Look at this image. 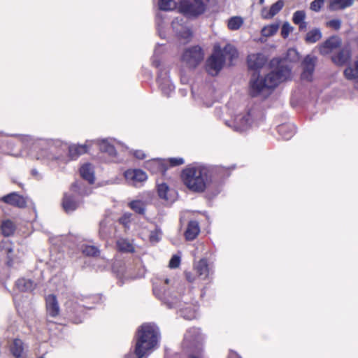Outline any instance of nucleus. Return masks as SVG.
<instances>
[{
  "mask_svg": "<svg viewBox=\"0 0 358 358\" xmlns=\"http://www.w3.org/2000/svg\"><path fill=\"white\" fill-rule=\"evenodd\" d=\"M353 3V0H334L331 6L334 9L344 8L351 6Z\"/></svg>",
  "mask_w": 358,
  "mask_h": 358,
  "instance_id": "c9c22d12",
  "label": "nucleus"
},
{
  "mask_svg": "<svg viewBox=\"0 0 358 358\" xmlns=\"http://www.w3.org/2000/svg\"><path fill=\"white\" fill-rule=\"evenodd\" d=\"M15 224L12 221L9 220H4L1 223V232L5 236H9L12 235L15 231Z\"/></svg>",
  "mask_w": 358,
  "mask_h": 358,
  "instance_id": "c756f323",
  "label": "nucleus"
},
{
  "mask_svg": "<svg viewBox=\"0 0 358 358\" xmlns=\"http://www.w3.org/2000/svg\"><path fill=\"white\" fill-rule=\"evenodd\" d=\"M169 280L168 279H166V280H165V282H166V284H168V283H169Z\"/></svg>",
  "mask_w": 358,
  "mask_h": 358,
  "instance_id": "6e6d98bb",
  "label": "nucleus"
},
{
  "mask_svg": "<svg viewBox=\"0 0 358 358\" xmlns=\"http://www.w3.org/2000/svg\"><path fill=\"white\" fill-rule=\"evenodd\" d=\"M0 256L6 257L7 264L12 266L15 262V255L13 250V244L8 240L0 242Z\"/></svg>",
  "mask_w": 358,
  "mask_h": 358,
  "instance_id": "9d476101",
  "label": "nucleus"
},
{
  "mask_svg": "<svg viewBox=\"0 0 358 358\" xmlns=\"http://www.w3.org/2000/svg\"><path fill=\"white\" fill-rule=\"evenodd\" d=\"M243 24V19L239 16L231 17L228 21V27L231 30L238 29Z\"/></svg>",
  "mask_w": 358,
  "mask_h": 358,
  "instance_id": "f704fd0d",
  "label": "nucleus"
},
{
  "mask_svg": "<svg viewBox=\"0 0 358 358\" xmlns=\"http://www.w3.org/2000/svg\"><path fill=\"white\" fill-rule=\"evenodd\" d=\"M317 57L313 55H307L301 63L302 73L301 78L308 81H310L315 71L317 63Z\"/></svg>",
  "mask_w": 358,
  "mask_h": 358,
  "instance_id": "0eeeda50",
  "label": "nucleus"
},
{
  "mask_svg": "<svg viewBox=\"0 0 358 358\" xmlns=\"http://www.w3.org/2000/svg\"><path fill=\"white\" fill-rule=\"evenodd\" d=\"M291 74L290 67L284 64H280L265 76L254 73L249 82V94L254 97L263 95L289 79Z\"/></svg>",
  "mask_w": 358,
  "mask_h": 358,
  "instance_id": "f257e3e1",
  "label": "nucleus"
},
{
  "mask_svg": "<svg viewBox=\"0 0 358 358\" xmlns=\"http://www.w3.org/2000/svg\"><path fill=\"white\" fill-rule=\"evenodd\" d=\"M39 358H43V357H39Z\"/></svg>",
  "mask_w": 358,
  "mask_h": 358,
  "instance_id": "bf43d9fd",
  "label": "nucleus"
},
{
  "mask_svg": "<svg viewBox=\"0 0 358 358\" xmlns=\"http://www.w3.org/2000/svg\"><path fill=\"white\" fill-rule=\"evenodd\" d=\"M83 254L87 256H96L99 254V249L92 245H83L81 248Z\"/></svg>",
  "mask_w": 358,
  "mask_h": 358,
  "instance_id": "4c0bfd02",
  "label": "nucleus"
},
{
  "mask_svg": "<svg viewBox=\"0 0 358 358\" xmlns=\"http://www.w3.org/2000/svg\"><path fill=\"white\" fill-rule=\"evenodd\" d=\"M182 316H183L185 318L187 319V320H192V319H193V318H194V317H196V315H195V313H191V314H189V315H187V314H185V313H182Z\"/></svg>",
  "mask_w": 358,
  "mask_h": 358,
  "instance_id": "3c124183",
  "label": "nucleus"
},
{
  "mask_svg": "<svg viewBox=\"0 0 358 358\" xmlns=\"http://www.w3.org/2000/svg\"><path fill=\"white\" fill-rule=\"evenodd\" d=\"M159 6L161 10H170L176 7V3L173 0H159Z\"/></svg>",
  "mask_w": 358,
  "mask_h": 358,
  "instance_id": "e433bc0d",
  "label": "nucleus"
},
{
  "mask_svg": "<svg viewBox=\"0 0 358 358\" xmlns=\"http://www.w3.org/2000/svg\"><path fill=\"white\" fill-rule=\"evenodd\" d=\"M159 35H160V36H161V37H164V35H162V34L161 33V31H160V30H159Z\"/></svg>",
  "mask_w": 358,
  "mask_h": 358,
  "instance_id": "5fc2aeb1",
  "label": "nucleus"
},
{
  "mask_svg": "<svg viewBox=\"0 0 358 358\" xmlns=\"http://www.w3.org/2000/svg\"><path fill=\"white\" fill-rule=\"evenodd\" d=\"M293 30V27L290 25V24L287 22H285L282 24L281 29V35L283 38H286L289 33H291Z\"/></svg>",
  "mask_w": 358,
  "mask_h": 358,
  "instance_id": "a19ab883",
  "label": "nucleus"
},
{
  "mask_svg": "<svg viewBox=\"0 0 358 358\" xmlns=\"http://www.w3.org/2000/svg\"><path fill=\"white\" fill-rule=\"evenodd\" d=\"M341 40L338 36H331L319 46V51L322 55H327L339 48Z\"/></svg>",
  "mask_w": 358,
  "mask_h": 358,
  "instance_id": "9b49d317",
  "label": "nucleus"
},
{
  "mask_svg": "<svg viewBox=\"0 0 358 358\" xmlns=\"http://www.w3.org/2000/svg\"><path fill=\"white\" fill-rule=\"evenodd\" d=\"M266 58L262 53H252L248 56L247 63L249 69L258 70L266 63Z\"/></svg>",
  "mask_w": 358,
  "mask_h": 358,
  "instance_id": "f8f14e48",
  "label": "nucleus"
},
{
  "mask_svg": "<svg viewBox=\"0 0 358 358\" xmlns=\"http://www.w3.org/2000/svg\"><path fill=\"white\" fill-rule=\"evenodd\" d=\"M133 155L136 158L138 159H143L146 157L145 153L141 150H134Z\"/></svg>",
  "mask_w": 358,
  "mask_h": 358,
  "instance_id": "09e8293b",
  "label": "nucleus"
},
{
  "mask_svg": "<svg viewBox=\"0 0 358 358\" xmlns=\"http://www.w3.org/2000/svg\"><path fill=\"white\" fill-rule=\"evenodd\" d=\"M80 173L83 179L88 181L90 184L94 183V171L91 164H83L80 169Z\"/></svg>",
  "mask_w": 358,
  "mask_h": 358,
  "instance_id": "412c9836",
  "label": "nucleus"
},
{
  "mask_svg": "<svg viewBox=\"0 0 358 358\" xmlns=\"http://www.w3.org/2000/svg\"><path fill=\"white\" fill-rule=\"evenodd\" d=\"M92 145V141H87L83 145H71L69 146V156L71 159H77L80 155L87 152L88 148Z\"/></svg>",
  "mask_w": 358,
  "mask_h": 358,
  "instance_id": "ddd939ff",
  "label": "nucleus"
},
{
  "mask_svg": "<svg viewBox=\"0 0 358 358\" xmlns=\"http://www.w3.org/2000/svg\"><path fill=\"white\" fill-rule=\"evenodd\" d=\"M229 118L225 119L227 126L231 127L237 131H243L248 129L252 123L251 113H227Z\"/></svg>",
  "mask_w": 358,
  "mask_h": 358,
  "instance_id": "20e7f679",
  "label": "nucleus"
},
{
  "mask_svg": "<svg viewBox=\"0 0 358 358\" xmlns=\"http://www.w3.org/2000/svg\"><path fill=\"white\" fill-rule=\"evenodd\" d=\"M92 144L96 143L99 146L100 150L103 152L107 153L108 156L115 159L117 156V152L114 146L110 144L107 139L102 140H92Z\"/></svg>",
  "mask_w": 358,
  "mask_h": 358,
  "instance_id": "a211bd4d",
  "label": "nucleus"
},
{
  "mask_svg": "<svg viewBox=\"0 0 358 358\" xmlns=\"http://www.w3.org/2000/svg\"><path fill=\"white\" fill-rule=\"evenodd\" d=\"M117 249L123 252H134V247L133 243L127 238H120L117 241Z\"/></svg>",
  "mask_w": 358,
  "mask_h": 358,
  "instance_id": "393cba45",
  "label": "nucleus"
},
{
  "mask_svg": "<svg viewBox=\"0 0 358 358\" xmlns=\"http://www.w3.org/2000/svg\"><path fill=\"white\" fill-rule=\"evenodd\" d=\"M172 27L176 34L185 42H187L192 37V31L189 28L184 24L182 17H176L172 21Z\"/></svg>",
  "mask_w": 358,
  "mask_h": 358,
  "instance_id": "6e6552de",
  "label": "nucleus"
},
{
  "mask_svg": "<svg viewBox=\"0 0 358 358\" xmlns=\"http://www.w3.org/2000/svg\"><path fill=\"white\" fill-rule=\"evenodd\" d=\"M12 355L15 358H26V349L23 342L20 339H15L10 346Z\"/></svg>",
  "mask_w": 358,
  "mask_h": 358,
  "instance_id": "f3484780",
  "label": "nucleus"
},
{
  "mask_svg": "<svg viewBox=\"0 0 358 358\" xmlns=\"http://www.w3.org/2000/svg\"><path fill=\"white\" fill-rule=\"evenodd\" d=\"M221 51L222 52L223 58L224 62L229 60L231 62L234 59L238 57V52L236 49L230 44H227Z\"/></svg>",
  "mask_w": 358,
  "mask_h": 358,
  "instance_id": "b1692460",
  "label": "nucleus"
},
{
  "mask_svg": "<svg viewBox=\"0 0 358 358\" xmlns=\"http://www.w3.org/2000/svg\"><path fill=\"white\" fill-rule=\"evenodd\" d=\"M129 206L139 214H143L145 211V204L141 201H133L129 203Z\"/></svg>",
  "mask_w": 358,
  "mask_h": 358,
  "instance_id": "58836bf2",
  "label": "nucleus"
},
{
  "mask_svg": "<svg viewBox=\"0 0 358 358\" xmlns=\"http://www.w3.org/2000/svg\"><path fill=\"white\" fill-rule=\"evenodd\" d=\"M189 358H197V357L192 356V357H190Z\"/></svg>",
  "mask_w": 358,
  "mask_h": 358,
  "instance_id": "13d9d810",
  "label": "nucleus"
},
{
  "mask_svg": "<svg viewBox=\"0 0 358 358\" xmlns=\"http://www.w3.org/2000/svg\"><path fill=\"white\" fill-rule=\"evenodd\" d=\"M200 227L196 221H190L185 232V238L187 241L194 240L199 234Z\"/></svg>",
  "mask_w": 358,
  "mask_h": 358,
  "instance_id": "aec40b11",
  "label": "nucleus"
},
{
  "mask_svg": "<svg viewBox=\"0 0 358 358\" xmlns=\"http://www.w3.org/2000/svg\"><path fill=\"white\" fill-rule=\"evenodd\" d=\"M264 2V0H260V3H262Z\"/></svg>",
  "mask_w": 358,
  "mask_h": 358,
  "instance_id": "4d7b16f0",
  "label": "nucleus"
},
{
  "mask_svg": "<svg viewBox=\"0 0 358 358\" xmlns=\"http://www.w3.org/2000/svg\"><path fill=\"white\" fill-rule=\"evenodd\" d=\"M224 63L220 47H215L214 52L206 61V71L211 76H216L221 71Z\"/></svg>",
  "mask_w": 358,
  "mask_h": 358,
  "instance_id": "423d86ee",
  "label": "nucleus"
},
{
  "mask_svg": "<svg viewBox=\"0 0 358 358\" xmlns=\"http://www.w3.org/2000/svg\"><path fill=\"white\" fill-rule=\"evenodd\" d=\"M278 132L283 138L288 140L295 133V127L293 124H283L278 127Z\"/></svg>",
  "mask_w": 358,
  "mask_h": 358,
  "instance_id": "bb28decb",
  "label": "nucleus"
},
{
  "mask_svg": "<svg viewBox=\"0 0 358 358\" xmlns=\"http://www.w3.org/2000/svg\"><path fill=\"white\" fill-rule=\"evenodd\" d=\"M189 333H190V331L185 334V339H187V340L190 339L189 336Z\"/></svg>",
  "mask_w": 358,
  "mask_h": 358,
  "instance_id": "864d4df0",
  "label": "nucleus"
},
{
  "mask_svg": "<svg viewBox=\"0 0 358 358\" xmlns=\"http://www.w3.org/2000/svg\"><path fill=\"white\" fill-rule=\"evenodd\" d=\"M1 200L6 203L19 208H24L27 204L25 199L15 192L4 196L2 197Z\"/></svg>",
  "mask_w": 358,
  "mask_h": 358,
  "instance_id": "2eb2a0df",
  "label": "nucleus"
},
{
  "mask_svg": "<svg viewBox=\"0 0 358 358\" xmlns=\"http://www.w3.org/2000/svg\"><path fill=\"white\" fill-rule=\"evenodd\" d=\"M170 164L173 166H179L181 164H183L185 163V161L181 157H176V158H171L169 159Z\"/></svg>",
  "mask_w": 358,
  "mask_h": 358,
  "instance_id": "49530a36",
  "label": "nucleus"
},
{
  "mask_svg": "<svg viewBox=\"0 0 358 358\" xmlns=\"http://www.w3.org/2000/svg\"><path fill=\"white\" fill-rule=\"evenodd\" d=\"M46 309L48 316L55 317L59 315V306L55 295L50 294L46 297Z\"/></svg>",
  "mask_w": 358,
  "mask_h": 358,
  "instance_id": "4468645a",
  "label": "nucleus"
},
{
  "mask_svg": "<svg viewBox=\"0 0 358 358\" xmlns=\"http://www.w3.org/2000/svg\"><path fill=\"white\" fill-rule=\"evenodd\" d=\"M180 258L178 255H173L169 262V267L175 268L179 266Z\"/></svg>",
  "mask_w": 358,
  "mask_h": 358,
  "instance_id": "a18cd8bd",
  "label": "nucleus"
},
{
  "mask_svg": "<svg viewBox=\"0 0 358 358\" xmlns=\"http://www.w3.org/2000/svg\"><path fill=\"white\" fill-rule=\"evenodd\" d=\"M288 55H297V52L296 51L294 50V49H289L288 50Z\"/></svg>",
  "mask_w": 358,
  "mask_h": 358,
  "instance_id": "603ef678",
  "label": "nucleus"
},
{
  "mask_svg": "<svg viewBox=\"0 0 358 358\" xmlns=\"http://www.w3.org/2000/svg\"><path fill=\"white\" fill-rule=\"evenodd\" d=\"M158 83L162 92L166 96H171V93L173 92L175 87L166 75H164V76L161 75L158 78Z\"/></svg>",
  "mask_w": 358,
  "mask_h": 358,
  "instance_id": "dca6fc26",
  "label": "nucleus"
},
{
  "mask_svg": "<svg viewBox=\"0 0 358 358\" xmlns=\"http://www.w3.org/2000/svg\"><path fill=\"white\" fill-rule=\"evenodd\" d=\"M283 6L284 2L282 0H279L275 3H273L270 7V10L272 16L273 17L274 15H275L282 8Z\"/></svg>",
  "mask_w": 358,
  "mask_h": 358,
  "instance_id": "ea45409f",
  "label": "nucleus"
},
{
  "mask_svg": "<svg viewBox=\"0 0 358 358\" xmlns=\"http://www.w3.org/2000/svg\"><path fill=\"white\" fill-rule=\"evenodd\" d=\"M194 268L198 276L203 280H206L209 275V268L206 259H201L199 262L194 263Z\"/></svg>",
  "mask_w": 358,
  "mask_h": 358,
  "instance_id": "6ab92c4d",
  "label": "nucleus"
},
{
  "mask_svg": "<svg viewBox=\"0 0 358 358\" xmlns=\"http://www.w3.org/2000/svg\"><path fill=\"white\" fill-rule=\"evenodd\" d=\"M279 29V24L274 23L265 26L262 29V34L265 37H269L274 35Z\"/></svg>",
  "mask_w": 358,
  "mask_h": 358,
  "instance_id": "473e14b6",
  "label": "nucleus"
},
{
  "mask_svg": "<svg viewBox=\"0 0 358 358\" xmlns=\"http://www.w3.org/2000/svg\"><path fill=\"white\" fill-rule=\"evenodd\" d=\"M204 58V53L199 45L187 48L181 55V62L187 68L194 69L201 64Z\"/></svg>",
  "mask_w": 358,
  "mask_h": 358,
  "instance_id": "7ed1b4c3",
  "label": "nucleus"
},
{
  "mask_svg": "<svg viewBox=\"0 0 358 358\" xmlns=\"http://www.w3.org/2000/svg\"><path fill=\"white\" fill-rule=\"evenodd\" d=\"M185 276L186 279L190 282L195 280V276L190 272H185Z\"/></svg>",
  "mask_w": 358,
  "mask_h": 358,
  "instance_id": "8fccbe9b",
  "label": "nucleus"
},
{
  "mask_svg": "<svg viewBox=\"0 0 358 358\" xmlns=\"http://www.w3.org/2000/svg\"><path fill=\"white\" fill-rule=\"evenodd\" d=\"M324 4V0H315L310 3V8L315 12H318Z\"/></svg>",
  "mask_w": 358,
  "mask_h": 358,
  "instance_id": "37998d69",
  "label": "nucleus"
},
{
  "mask_svg": "<svg viewBox=\"0 0 358 358\" xmlns=\"http://www.w3.org/2000/svg\"><path fill=\"white\" fill-rule=\"evenodd\" d=\"M322 38V33L319 29H313L308 31L306 36V41L314 43Z\"/></svg>",
  "mask_w": 358,
  "mask_h": 358,
  "instance_id": "2f4dec72",
  "label": "nucleus"
},
{
  "mask_svg": "<svg viewBox=\"0 0 358 358\" xmlns=\"http://www.w3.org/2000/svg\"><path fill=\"white\" fill-rule=\"evenodd\" d=\"M157 192L159 196L161 199H163L167 201H171L169 194H170V189L168 187V185L165 183H162L158 185Z\"/></svg>",
  "mask_w": 358,
  "mask_h": 358,
  "instance_id": "72a5a7b5",
  "label": "nucleus"
},
{
  "mask_svg": "<svg viewBox=\"0 0 358 358\" xmlns=\"http://www.w3.org/2000/svg\"><path fill=\"white\" fill-rule=\"evenodd\" d=\"M209 0H184L180 3V11L187 16L196 17L202 14Z\"/></svg>",
  "mask_w": 358,
  "mask_h": 358,
  "instance_id": "39448f33",
  "label": "nucleus"
},
{
  "mask_svg": "<svg viewBox=\"0 0 358 358\" xmlns=\"http://www.w3.org/2000/svg\"><path fill=\"white\" fill-rule=\"evenodd\" d=\"M261 15H262V18H264V19H271L273 17V16L271 13L270 8H268L266 7L262 8V12H261Z\"/></svg>",
  "mask_w": 358,
  "mask_h": 358,
  "instance_id": "de8ad7c7",
  "label": "nucleus"
},
{
  "mask_svg": "<svg viewBox=\"0 0 358 358\" xmlns=\"http://www.w3.org/2000/svg\"><path fill=\"white\" fill-rule=\"evenodd\" d=\"M127 182L133 186H138L147 180V174L139 169L127 170L124 173Z\"/></svg>",
  "mask_w": 358,
  "mask_h": 358,
  "instance_id": "1a4fd4ad",
  "label": "nucleus"
},
{
  "mask_svg": "<svg viewBox=\"0 0 358 358\" xmlns=\"http://www.w3.org/2000/svg\"><path fill=\"white\" fill-rule=\"evenodd\" d=\"M147 167L152 172L164 171L166 170L164 163L160 159H153L147 162Z\"/></svg>",
  "mask_w": 358,
  "mask_h": 358,
  "instance_id": "cd10ccee",
  "label": "nucleus"
},
{
  "mask_svg": "<svg viewBox=\"0 0 358 358\" xmlns=\"http://www.w3.org/2000/svg\"><path fill=\"white\" fill-rule=\"evenodd\" d=\"M305 17L306 13L303 10H298L294 13L293 22L299 25L300 29H303L306 27V23L304 22Z\"/></svg>",
  "mask_w": 358,
  "mask_h": 358,
  "instance_id": "c85d7f7f",
  "label": "nucleus"
},
{
  "mask_svg": "<svg viewBox=\"0 0 358 358\" xmlns=\"http://www.w3.org/2000/svg\"><path fill=\"white\" fill-rule=\"evenodd\" d=\"M15 285L21 292H31L36 287V284L31 280L27 278L18 279Z\"/></svg>",
  "mask_w": 358,
  "mask_h": 358,
  "instance_id": "5701e85b",
  "label": "nucleus"
},
{
  "mask_svg": "<svg viewBox=\"0 0 358 358\" xmlns=\"http://www.w3.org/2000/svg\"><path fill=\"white\" fill-rule=\"evenodd\" d=\"M162 232L159 229L151 231L150 239L152 242H158L161 238Z\"/></svg>",
  "mask_w": 358,
  "mask_h": 358,
  "instance_id": "c03bdc74",
  "label": "nucleus"
},
{
  "mask_svg": "<svg viewBox=\"0 0 358 358\" xmlns=\"http://www.w3.org/2000/svg\"><path fill=\"white\" fill-rule=\"evenodd\" d=\"M345 76L348 80H356L358 82V60L353 66H349L344 71Z\"/></svg>",
  "mask_w": 358,
  "mask_h": 358,
  "instance_id": "7c9ffc66",
  "label": "nucleus"
},
{
  "mask_svg": "<svg viewBox=\"0 0 358 358\" xmlns=\"http://www.w3.org/2000/svg\"><path fill=\"white\" fill-rule=\"evenodd\" d=\"M185 185L195 192H203L208 182V169L201 165H189L182 172Z\"/></svg>",
  "mask_w": 358,
  "mask_h": 358,
  "instance_id": "f03ea898",
  "label": "nucleus"
},
{
  "mask_svg": "<svg viewBox=\"0 0 358 358\" xmlns=\"http://www.w3.org/2000/svg\"><path fill=\"white\" fill-rule=\"evenodd\" d=\"M62 206L66 213H71L75 210L78 207V203L71 196L64 195Z\"/></svg>",
  "mask_w": 358,
  "mask_h": 358,
  "instance_id": "a878e982",
  "label": "nucleus"
},
{
  "mask_svg": "<svg viewBox=\"0 0 358 358\" xmlns=\"http://www.w3.org/2000/svg\"><path fill=\"white\" fill-rule=\"evenodd\" d=\"M350 57V51L348 48H343L339 52L332 57V61L338 66L344 65Z\"/></svg>",
  "mask_w": 358,
  "mask_h": 358,
  "instance_id": "4be33fe9",
  "label": "nucleus"
},
{
  "mask_svg": "<svg viewBox=\"0 0 358 358\" xmlns=\"http://www.w3.org/2000/svg\"><path fill=\"white\" fill-rule=\"evenodd\" d=\"M327 27L338 30L341 28V21L338 19H334L326 23Z\"/></svg>",
  "mask_w": 358,
  "mask_h": 358,
  "instance_id": "79ce46f5",
  "label": "nucleus"
}]
</instances>
